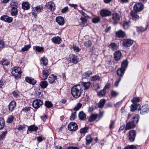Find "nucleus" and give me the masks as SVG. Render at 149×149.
I'll use <instances>...</instances> for the list:
<instances>
[{"mask_svg":"<svg viewBox=\"0 0 149 149\" xmlns=\"http://www.w3.org/2000/svg\"><path fill=\"white\" fill-rule=\"evenodd\" d=\"M100 88V86L99 84L98 83H95L93 85V89L95 91L97 90Z\"/></svg>","mask_w":149,"mask_h":149,"instance_id":"48","label":"nucleus"},{"mask_svg":"<svg viewBox=\"0 0 149 149\" xmlns=\"http://www.w3.org/2000/svg\"><path fill=\"white\" fill-rule=\"evenodd\" d=\"M76 118V112L72 113L70 116V120H73Z\"/></svg>","mask_w":149,"mask_h":149,"instance_id":"57","label":"nucleus"},{"mask_svg":"<svg viewBox=\"0 0 149 149\" xmlns=\"http://www.w3.org/2000/svg\"><path fill=\"white\" fill-rule=\"evenodd\" d=\"M93 74V72L90 70H88L87 72H85L83 76H84V77L86 78L90 77V76Z\"/></svg>","mask_w":149,"mask_h":149,"instance_id":"40","label":"nucleus"},{"mask_svg":"<svg viewBox=\"0 0 149 149\" xmlns=\"http://www.w3.org/2000/svg\"><path fill=\"white\" fill-rule=\"evenodd\" d=\"M43 8V6H39L36 7L35 8V10L37 12H40L42 10Z\"/></svg>","mask_w":149,"mask_h":149,"instance_id":"50","label":"nucleus"},{"mask_svg":"<svg viewBox=\"0 0 149 149\" xmlns=\"http://www.w3.org/2000/svg\"><path fill=\"white\" fill-rule=\"evenodd\" d=\"M78 116L79 119L81 120H84L86 118V115L83 111H81L79 112Z\"/></svg>","mask_w":149,"mask_h":149,"instance_id":"25","label":"nucleus"},{"mask_svg":"<svg viewBox=\"0 0 149 149\" xmlns=\"http://www.w3.org/2000/svg\"><path fill=\"white\" fill-rule=\"evenodd\" d=\"M68 8L67 6L62 9L61 12L62 13H65L68 10Z\"/></svg>","mask_w":149,"mask_h":149,"instance_id":"64","label":"nucleus"},{"mask_svg":"<svg viewBox=\"0 0 149 149\" xmlns=\"http://www.w3.org/2000/svg\"><path fill=\"white\" fill-rule=\"evenodd\" d=\"M56 21L60 25H63L65 23L63 18L60 16H58L56 18Z\"/></svg>","mask_w":149,"mask_h":149,"instance_id":"14","label":"nucleus"},{"mask_svg":"<svg viewBox=\"0 0 149 149\" xmlns=\"http://www.w3.org/2000/svg\"><path fill=\"white\" fill-rule=\"evenodd\" d=\"M41 61L42 62V64L45 66L47 65L48 60L45 57H43L41 58Z\"/></svg>","mask_w":149,"mask_h":149,"instance_id":"47","label":"nucleus"},{"mask_svg":"<svg viewBox=\"0 0 149 149\" xmlns=\"http://www.w3.org/2000/svg\"><path fill=\"white\" fill-rule=\"evenodd\" d=\"M106 93V91H105L103 89L100 91L97 92V95L101 97H103L105 95Z\"/></svg>","mask_w":149,"mask_h":149,"instance_id":"41","label":"nucleus"},{"mask_svg":"<svg viewBox=\"0 0 149 149\" xmlns=\"http://www.w3.org/2000/svg\"><path fill=\"white\" fill-rule=\"evenodd\" d=\"M17 3L14 1H11L10 3V6L12 8H17Z\"/></svg>","mask_w":149,"mask_h":149,"instance_id":"46","label":"nucleus"},{"mask_svg":"<svg viewBox=\"0 0 149 149\" xmlns=\"http://www.w3.org/2000/svg\"><path fill=\"white\" fill-rule=\"evenodd\" d=\"M51 40L55 44H60L61 42V39L60 37L56 36L53 38Z\"/></svg>","mask_w":149,"mask_h":149,"instance_id":"26","label":"nucleus"},{"mask_svg":"<svg viewBox=\"0 0 149 149\" xmlns=\"http://www.w3.org/2000/svg\"><path fill=\"white\" fill-rule=\"evenodd\" d=\"M81 86L84 87V90H86L88 89L90 85L91 84V83L90 82H82L81 83Z\"/></svg>","mask_w":149,"mask_h":149,"instance_id":"22","label":"nucleus"},{"mask_svg":"<svg viewBox=\"0 0 149 149\" xmlns=\"http://www.w3.org/2000/svg\"><path fill=\"white\" fill-rule=\"evenodd\" d=\"M122 45L125 47L130 46L133 43V40L128 39H124L122 40Z\"/></svg>","mask_w":149,"mask_h":149,"instance_id":"3","label":"nucleus"},{"mask_svg":"<svg viewBox=\"0 0 149 149\" xmlns=\"http://www.w3.org/2000/svg\"><path fill=\"white\" fill-rule=\"evenodd\" d=\"M1 63L4 66H6L9 65L10 63L8 60L5 59H3L2 60L0 61Z\"/></svg>","mask_w":149,"mask_h":149,"instance_id":"43","label":"nucleus"},{"mask_svg":"<svg viewBox=\"0 0 149 149\" xmlns=\"http://www.w3.org/2000/svg\"><path fill=\"white\" fill-rule=\"evenodd\" d=\"M46 6L48 9L52 11H54L55 9V5L52 2L48 3L46 4Z\"/></svg>","mask_w":149,"mask_h":149,"instance_id":"21","label":"nucleus"},{"mask_svg":"<svg viewBox=\"0 0 149 149\" xmlns=\"http://www.w3.org/2000/svg\"><path fill=\"white\" fill-rule=\"evenodd\" d=\"M143 5L141 3H136L133 6V10L135 12L141 11L143 9Z\"/></svg>","mask_w":149,"mask_h":149,"instance_id":"4","label":"nucleus"},{"mask_svg":"<svg viewBox=\"0 0 149 149\" xmlns=\"http://www.w3.org/2000/svg\"><path fill=\"white\" fill-rule=\"evenodd\" d=\"M31 47V45H25L24 47L21 49V51L22 52H24L27 51Z\"/></svg>","mask_w":149,"mask_h":149,"instance_id":"51","label":"nucleus"},{"mask_svg":"<svg viewBox=\"0 0 149 149\" xmlns=\"http://www.w3.org/2000/svg\"><path fill=\"white\" fill-rule=\"evenodd\" d=\"M125 71V69L120 68L117 70L116 74L119 77L121 78L124 75Z\"/></svg>","mask_w":149,"mask_h":149,"instance_id":"13","label":"nucleus"},{"mask_svg":"<svg viewBox=\"0 0 149 149\" xmlns=\"http://www.w3.org/2000/svg\"><path fill=\"white\" fill-rule=\"evenodd\" d=\"M140 99L139 98L135 97L132 100L134 104H137V103L139 101Z\"/></svg>","mask_w":149,"mask_h":149,"instance_id":"58","label":"nucleus"},{"mask_svg":"<svg viewBox=\"0 0 149 149\" xmlns=\"http://www.w3.org/2000/svg\"><path fill=\"white\" fill-rule=\"evenodd\" d=\"M16 103L15 101H12L10 102L8 105L9 110L11 112L13 111L16 107Z\"/></svg>","mask_w":149,"mask_h":149,"instance_id":"17","label":"nucleus"},{"mask_svg":"<svg viewBox=\"0 0 149 149\" xmlns=\"http://www.w3.org/2000/svg\"><path fill=\"white\" fill-rule=\"evenodd\" d=\"M118 94V93L115 91H112L111 92V94L112 97H116Z\"/></svg>","mask_w":149,"mask_h":149,"instance_id":"63","label":"nucleus"},{"mask_svg":"<svg viewBox=\"0 0 149 149\" xmlns=\"http://www.w3.org/2000/svg\"><path fill=\"white\" fill-rule=\"evenodd\" d=\"M98 116L97 114H92L88 119L89 121L92 122L95 120L97 119Z\"/></svg>","mask_w":149,"mask_h":149,"instance_id":"27","label":"nucleus"},{"mask_svg":"<svg viewBox=\"0 0 149 149\" xmlns=\"http://www.w3.org/2000/svg\"><path fill=\"white\" fill-rule=\"evenodd\" d=\"M56 76L52 74L49 77V81L50 83H52L55 82V80H56Z\"/></svg>","mask_w":149,"mask_h":149,"instance_id":"30","label":"nucleus"},{"mask_svg":"<svg viewBox=\"0 0 149 149\" xmlns=\"http://www.w3.org/2000/svg\"><path fill=\"white\" fill-rule=\"evenodd\" d=\"M1 19L6 22L10 23L12 22L13 19L12 17L6 15H4L1 17Z\"/></svg>","mask_w":149,"mask_h":149,"instance_id":"16","label":"nucleus"},{"mask_svg":"<svg viewBox=\"0 0 149 149\" xmlns=\"http://www.w3.org/2000/svg\"><path fill=\"white\" fill-rule=\"evenodd\" d=\"M82 106V104H81L79 103H78L77 106L74 107V109L75 111H78L81 107Z\"/></svg>","mask_w":149,"mask_h":149,"instance_id":"55","label":"nucleus"},{"mask_svg":"<svg viewBox=\"0 0 149 149\" xmlns=\"http://www.w3.org/2000/svg\"><path fill=\"white\" fill-rule=\"evenodd\" d=\"M86 144L88 145L91 143L93 140V138L90 135H87L86 138Z\"/></svg>","mask_w":149,"mask_h":149,"instance_id":"31","label":"nucleus"},{"mask_svg":"<svg viewBox=\"0 0 149 149\" xmlns=\"http://www.w3.org/2000/svg\"><path fill=\"white\" fill-rule=\"evenodd\" d=\"M138 12L132 10L131 11L130 15L132 17V19L134 21H137L139 19V17L137 14Z\"/></svg>","mask_w":149,"mask_h":149,"instance_id":"9","label":"nucleus"},{"mask_svg":"<svg viewBox=\"0 0 149 149\" xmlns=\"http://www.w3.org/2000/svg\"><path fill=\"white\" fill-rule=\"evenodd\" d=\"M17 8H11L10 13L11 15L13 16H16L18 14V11Z\"/></svg>","mask_w":149,"mask_h":149,"instance_id":"24","label":"nucleus"},{"mask_svg":"<svg viewBox=\"0 0 149 149\" xmlns=\"http://www.w3.org/2000/svg\"><path fill=\"white\" fill-rule=\"evenodd\" d=\"M138 105L137 104H133L131 105V111H134L137 109V106Z\"/></svg>","mask_w":149,"mask_h":149,"instance_id":"54","label":"nucleus"},{"mask_svg":"<svg viewBox=\"0 0 149 149\" xmlns=\"http://www.w3.org/2000/svg\"><path fill=\"white\" fill-rule=\"evenodd\" d=\"M114 55L115 60L116 61H118L120 59L121 56V54L120 51H118L114 52Z\"/></svg>","mask_w":149,"mask_h":149,"instance_id":"23","label":"nucleus"},{"mask_svg":"<svg viewBox=\"0 0 149 149\" xmlns=\"http://www.w3.org/2000/svg\"><path fill=\"white\" fill-rule=\"evenodd\" d=\"M140 112L141 114H143L144 113H147L149 111V107L148 105L143 106L140 109Z\"/></svg>","mask_w":149,"mask_h":149,"instance_id":"11","label":"nucleus"},{"mask_svg":"<svg viewBox=\"0 0 149 149\" xmlns=\"http://www.w3.org/2000/svg\"><path fill=\"white\" fill-rule=\"evenodd\" d=\"M38 129L37 127L33 125L29 127L28 130L30 132L36 131L38 130Z\"/></svg>","mask_w":149,"mask_h":149,"instance_id":"33","label":"nucleus"},{"mask_svg":"<svg viewBox=\"0 0 149 149\" xmlns=\"http://www.w3.org/2000/svg\"><path fill=\"white\" fill-rule=\"evenodd\" d=\"M5 121L2 118H0V130L3 128L5 126Z\"/></svg>","mask_w":149,"mask_h":149,"instance_id":"34","label":"nucleus"},{"mask_svg":"<svg viewBox=\"0 0 149 149\" xmlns=\"http://www.w3.org/2000/svg\"><path fill=\"white\" fill-rule=\"evenodd\" d=\"M147 29V27H143L142 26H140L137 27V30L138 32H143Z\"/></svg>","mask_w":149,"mask_h":149,"instance_id":"52","label":"nucleus"},{"mask_svg":"<svg viewBox=\"0 0 149 149\" xmlns=\"http://www.w3.org/2000/svg\"><path fill=\"white\" fill-rule=\"evenodd\" d=\"M100 14L102 17H106L110 16L111 15V12L106 9H103L101 10Z\"/></svg>","mask_w":149,"mask_h":149,"instance_id":"8","label":"nucleus"},{"mask_svg":"<svg viewBox=\"0 0 149 149\" xmlns=\"http://www.w3.org/2000/svg\"><path fill=\"white\" fill-rule=\"evenodd\" d=\"M100 20V17H96L93 18L92 19V22L94 23H96L99 22Z\"/></svg>","mask_w":149,"mask_h":149,"instance_id":"45","label":"nucleus"},{"mask_svg":"<svg viewBox=\"0 0 149 149\" xmlns=\"http://www.w3.org/2000/svg\"><path fill=\"white\" fill-rule=\"evenodd\" d=\"M48 85L47 81H43L40 82L39 84L40 86L43 89L46 88Z\"/></svg>","mask_w":149,"mask_h":149,"instance_id":"29","label":"nucleus"},{"mask_svg":"<svg viewBox=\"0 0 149 149\" xmlns=\"http://www.w3.org/2000/svg\"><path fill=\"white\" fill-rule=\"evenodd\" d=\"M49 72L48 70L45 69L43 70L41 75V79L43 80L46 79L49 76Z\"/></svg>","mask_w":149,"mask_h":149,"instance_id":"15","label":"nucleus"},{"mask_svg":"<svg viewBox=\"0 0 149 149\" xmlns=\"http://www.w3.org/2000/svg\"><path fill=\"white\" fill-rule=\"evenodd\" d=\"M6 84V82L4 80L0 81V88L4 87Z\"/></svg>","mask_w":149,"mask_h":149,"instance_id":"62","label":"nucleus"},{"mask_svg":"<svg viewBox=\"0 0 149 149\" xmlns=\"http://www.w3.org/2000/svg\"><path fill=\"white\" fill-rule=\"evenodd\" d=\"M116 35L117 37L118 38H123L126 36L125 32L121 30H120L116 32Z\"/></svg>","mask_w":149,"mask_h":149,"instance_id":"12","label":"nucleus"},{"mask_svg":"<svg viewBox=\"0 0 149 149\" xmlns=\"http://www.w3.org/2000/svg\"><path fill=\"white\" fill-rule=\"evenodd\" d=\"M112 19L113 21L114 24H116L118 22L119 20L120 17L119 15L116 13L112 14Z\"/></svg>","mask_w":149,"mask_h":149,"instance_id":"10","label":"nucleus"},{"mask_svg":"<svg viewBox=\"0 0 149 149\" xmlns=\"http://www.w3.org/2000/svg\"><path fill=\"white\" fill-rule=\"evenodd\" d=\"M135 124L132 120L128 123L126 125L125 130H126L134 127L135 126Z\"/></svg>","mask_w":149,"mask_h":149,"instance_id":"19","label":"nucleus"},{"mask_svg":"<svg viewBox=\"0 0 149 149\" xmlns=\"http://www.w3.org/2000/svg\"><path fill=\"white\" fill-rule=\"evenodd\" d=\"M27 126L26 125H19L17 127V129L19 131H21L24 129Z\"/></svg>","mask_w":149,"mask_h":149,"instance_id":"56","label":"nucleus"},{"mask_svg":"<svg viewBox=\"0 0 149 149\" xmlns=\"http://www.w3.org/2000/svg\"><path fill=\"white\" fill-rule=\"evenodd\" d=\"M123 28L124 29H128L131 26V21L130 20H125L123 23Z\"/></svg>","mask_w":149,"mask_h":149,"instance_id":"18","label":"nucleus"},{"mask_svg":"<svg viewBox=\"0 0 149 149\" xmlns=\"http://www.w3.org/2000/svg\"><path fill=\"white\" fill-rule=\"evenodd\" d=\"M106 102V100L104 99H102L100 100L98 106L99 108H102Z\"/></svg>","mask_w":149,"mask_h":149,"instance_id":"37","label":"nucleus"},{"mask_svg":"<svg viewBox=\"0 0 149 149\" xmlns=\"http://www.w3.org/2000/svg\"><path fill=\"white\" fill-rule=\"evenodd\" d=\"M128 62L127 60L124 61L121 63V68L126 70L128 65Z\"/></svg>","mask_w":149,"mask_h":149,"instance_id":"36","label":"nucleus"},{"mask_svg":"<svg viewBox=\"0 0 149 149\" xmlns=\"http://www.w3.org/2000/svg\"><path fill=\"white\" fill-rule=\"evenodd\" d=\"M139 116L138 115H136L133 117L132 119V120L135 123H137L139 120Z\"/></svg>","mask_w":149,"mask_h":149,"instance_id":"39","label":"nucleus"},{"mask_svg":"<svg viewBox=\"0 0 149 149\" xmlns=\"http://www.w3.org/2000/svg\"><path fill=\"white\" fill-rule=\"evenodd\" d=\"M7 133V131L3 132L0 136V140L3 139L6 136Z\"/></svg>","mask_w":149,"mask_h":149,"instance_id":"60","label":"nucleus"},{"mask_svg":"<svg viewBox=\"0 0 149 149\" xmlns=\"http://www.w3.org/2000/svg\"><path fill=\"white\" fill-rule=\"evenodd\" d=\"M124 149H137V148L135 146L131 145L126 146Z\"/></svg>","mask_w":149,"mask_h":149,"instance_id":"49","label":"nucleus"},{"mask_svg":"<svg viewBox=\"0 0 149 149\" xmlns=\"http://www.w3.org/2000/svg\"><path fill=\"white\" fill-rule=\"evenodd\" d=\"M84 45L86 47L88 48L92 45V43L91 40H89L85 42Z\"/></svg>","mask_w":149,"mask_h":149,"instance_id":"42","label":"nucleus"},{"mask_svg":"<svg viewBox=\"0 0 149 149\" xmlns=\"http://www.w3.org/2000/svg\"><path fill=\"white\" fill-rule=\"evenodd\" d=\"M88 127H85L82 128H81L80 130V132L81 134H85L88 132Z\"/></svg>","mask_w":149,"mask_h":149,"instance_id":"44","label":"nucleus"},{"mask_svg":"<svg viewBox=\"0 0 149 149\" xmlns=\"http://www.w3.org/2000/svg\"><path fill=\"white\" fill-rule=\"evenodd\" d=\"M45 105L47 108H52L53 105L51 102L49 101H46L45 103Z\"/></svg>","mask_w":149,"mask_h":149,"instance_id":"38","label":"nucleus"},{"mask_svg":"<svg viewBox=\"0 0 149 149\" xmlns=\"http://www.w3.org/2000/svg\"><path fill=\"white\" fill-rule=\"evenodd\" d=\"M71 62L74 64L77 63L79 61V59L78 57L74 55H72V58L71 60H70Z\"/></svg>","mask_w":149,"mask_h":149,"instance_id":"35","label":"nucleus"},{"mask_svg":"<svg viewBox=\"0 0 149 149\" xmlns=\"http://www.w3.org/2000/svg\"><path fill=\"white\" fill-rule=\"evenodd\" d=\"M100 79V77L98 75H95L94 76H93L91 78V81H94L98 80Z\"/></svg>","mask_w":149,"mask_h":149,"instance_id":"53","label":"nucleus"},{"mask_svg":"<svg viewBox=\"0 0 149 149\" xmlns=\"http://www.w3.org/2000/svg\"><path fill=\"white\" fill-rule=\"evenodd\" d=\"M44 48L42 47L36 46L35 49L38 52H41L43 50Z\"/></svg>","mask_w":149,"mask_h":149,"instance_id":"61","label":"nucleus"},{"mask_svg":"<svg viewBox=\"0 0 149 149\" xmlns=\"http://www.w3.org/2000/svg\"><path fill=\"white\" fill-rule=\"evenodd\" d=\"M68 129L71 131H74L78 129L77 124L74 122H71L68 125Z\"/></svg>","mask_w":149,"mask_h":149,"instance_id":"6","label":"nucleus"},{"mask_svg":"<svg viewBox=\"0 0 149 149\" xmlns=\"http://www.w3.org/2000/svg\"><path fill=\"white\" fill-rule=\"evenodd\" d=\"M136 135V132L135 131L132 130L129 131L128 138L130 141L133 142L134 141Z\"/></svg>","mask_w":149,"mask_h":149,"instance_id":"5","label":"nucleus"},{"mask_svg":"<svg viewBox=\"0 0 149 149\" xmlns=\"http://www.w3.org/2000/svg\"><path fill=\"white\" fill-rule=\"evenodd\" d=\"M25 81L29 84L32 85H34L36 83V81L35 79L28 77H25Z\"/></svg>","mask_w":149,"mask_h":149,"instance_id":"20","label":"nucleus"},{"mask_svg":"<svg viewBox=\"0 0 149 149\" xmlns=\"http://www.w3.org/2000/svg\"><path fill=\"white\" fill-rule=\"evenodd\" d=\"M43 104L42 101L39 100L37 99L34 100L33 103L32 105L33 107L36 109H38Z\"/></svg>","mask_w":149,"mask_h":149,"instance_id":"7","label":"nucleus"},{"mask_svg":"<svg viewBox=\"0 0 149 149\" xmlns=\"http://www.w3.org/2000/svg\"><path fill=\"white\" fill-rule=\"evenodd\" d=\"M22 7L23 9L25 10H28L30 8L29 3L26 2H24L22 3Z\"/></svg>","mask_w":149,"mask_h":149,"instance_id":"32","label":"nucleus"},{"mask_svg":"<svg viewBox=\"0 0 149 149\" xmlns=\"http://www.w3.org/2000/svg\"><path fill=\"white\" fill-rule=\"evenodd\" d=\"M82 91L81 86L80 84H78L72 88L71 94L74 97L77 98L81 96Z\"/></svg>","mask_w":149,"mask_h":149,"instance_id":"1","label":"nucleus"},{"mask_svg":"<svg viewBox=\"0 0 149 149\" xmlns=\"http://www.w3.org/2000/svg\"><path fill=\"white\" fill-rule=\"evenodd\" d=\"M11 71L13 75L16 78L20 77L21 75L22 72H21V69L19 67H15L12 68Z\"/></svg>","mask_w":149,"mask_h":149,"instance_id":"2","label":"nucleus"},{"mask_svg":"<svg viewBox=\"0 0 149 149\" xmlns=\"http://www.w3.org/2000/svg\"><path fill=\"white\" fill-rule=\"evenodd\" d=\"M109 48L112 50L114 51L118 49V47L117 44L114 42L111 43L109 45Z\"/></svg>","mask_w":149,"mask_h":149,"instance_id":"28","label":"nucleus"},{"mask_svg":"<svg viewBox=\"0 0 149 149\" xmlns=\"http://www.w3.org/2000/svg\"><path fill=\"white\" fill-rule=\"evenodd\" d=\"M14 116H11L7 119V122L8 123H11L12 122L14 119Z\"/></svg>","mask_w":149,"mask_h":149,"instance_id":"59","label":"nucleus"}]
</instances>
